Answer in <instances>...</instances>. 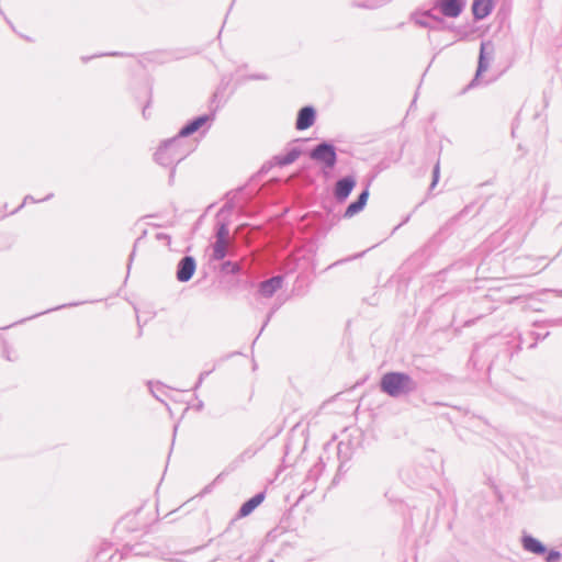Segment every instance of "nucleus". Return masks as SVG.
I'll list each match as a JSON object with an SVG mask.
<instances>
[{
    "label": "nucleus",
    "mask_w": 562,
    "mask_h": 562,
    "mask_svg": "<svg viewBox=\"0 0 562 562\" xmlns=\"http://www.w3.org/2000/svg\"><path fill=\"white\" fill-rule=\"evenodd\" d=\"M310 157L322 162L326 168L333 169L337 162V154L334 145L321 143L310 153Z\"/></svg>",
    "instance_id": "7ed1b4c3"
},
{
    "label": "nucleus",
    "mask_w": 562,
    "mask_h": 562,
    "mask_svg": "<svg viewBox=\"0 0 562 562\" xmlns=\"http://www.w3.org/2000/svg\"><path fill=\"white\" fill-rule=\"evenodd\" d=\"M561 558V553L557 550H551L546 557L547 562H558Z\"/></svg>",
    "instance_id": "aec40b11"
},
{
    "label": "nucleus",
    "mask_w": 562,
    "mask_h": 562,
    "mask_svg": "<svg viewBox=\"0 0 562 562\" xmlns=\"http://www.w3.org/2000/svg\"><path fill=\"white\" fill-rule=\"evenodd\" d=\"M412 20L422 27L438 29L443 23V20L434 15L430 11L416 12L412 15Z\"/></svg>",
    "instance_id": "423d86ee"
},
{
    "label": "nucleus",
    "mask_w": 562,
    "mask_h": 562,
    "mask_svg": "<svg viewBox=\"0 0 562 562\" xmlns=\"http://www.w3.org/2000/svg\"><path fill=\"white\" fill-rule=\"evenodd\" d=\"M209 374V372H202L199 376V380H198V383H196V386L201 385L204 378Z\"/></svg>",
    "instance_id": "b1692460"
},
{
    "label": "nucleus",
    "mask_w": 562,
    "mask_h": 562,
    "mask_svg": "<svg viewBox=\"0 0 562 562\" xmlns=\"http://www.w3.org/2000/svg\"><path fill=\"white\" fill-rule=\"evenodd\" d=\"M315 110L312 106H304L299 111L296 120V128L300 131L306 130L314 124Z\"/></svg>",
    "instance_id": "1a4fd4ad"
},
{
    "label": "nucleus",
    "mask_w": 562,
    "mask_h": 562,
    "mask_svg": "<svg viewBox=\"0 0 562 562\" xmlns=\"http://www.w3.org/2000/svg\"><path fill=\"white\" fill-rule=\"evenodd\" d=\"M229 234L228 226L226 223H221L216 231V240L226 241Z\"/></svg>",
    "instance_id": "6ab92c4d"
},
{
    "label": "nucleus",
    "mask_w": 562,
    "mask_h": 562,
    "mask_svg": "<svg viewBox=\"0 0 562 562\" xmlns=\"http://www.w3.org/2000/svg\"><path fill=\"white\" fill-rule=\"evenodd\" d=\"M381 4H382V1H368V2L361 3L359 5L363 7V8L373 9V8H376V7L381 5Z\"/></svg>",
    "instance_id": "5701e85b"
},
{
    "label": "nucleus",
    "mask_w": 562,
    "mask_h": 562,
    "mask_svg": "<svg viewBox=\"0 0 562 562\" xmlns=\"http://www.w3.org/2000/svg\"><path fill=\"white\" fill-rule=\"evenodd\" d=\"M437 7L440 9V12L448 18H457L463 10L461 0H440Z\"/></svg>",
    "instance_id": "6e6552de"
},
{
    "label": "nucleus",
    "mask_w": 562,
    "mask_h": 562,
    "mask_svg": "<svg viewBox=\"0 0 562 562\" xmlns=\"http://www.w3.org/2000/svg\"><path fill=\"white\" fill-rule=\"evenodd\" d=\"M561 323H562V319L553 321V324H555V325L561 324Z\"/></svg>",
    "instance_id": "bb28decb"
},
{
    "label": "nucleus",
    "mask_w": 562,
    "mask_h": 562,
    "mask_svg": "<svg viewBox=\"0 0 562 562\" xmlns=\"http://www.w3.org/2000/svg\"><path fill=\"white\" fill-rule=\"evenodd\" d=\"M283 283V278L281 276H276L260 283V293L265 297H271Z\"/></svg>",
    "instance_id": "9d476101"
},
{
    "label": "nucleus",
    "mask_w": 562,
    "mask_h": 562,
    "mask_svg": "<svg viewBox=\"0 0 562 562\" xmlns=\"http://www.w3.org/2000/svg\"><path fill=\"white\" fill-rule=\"evenodd\" d=\"M368 198H369V189L367 188L366 190H363L360 193V195L357 199V202L360 203L362 206H366Z\"/></svg>",
    "instance_id": "412c9836"
},
{
    "label": "nucleus",
    "mask_w": 562,
    "mask_h": 562,
    "mask_svg": "<svg viewBox=\"0 0 562 562\" xmlns=\"http://www.w3.org/2000/svg\"><path fill=\"white\" fill-rule=\"evenodd\" d=\"M522 547L526 551L536 554H543L547 551L546 547L538 539L531 536H525L522 538Z\"/></svg>",
    "instance_id": "4468645a"
},
{
    "label": "nucleus",
    "mask_w": 562,
    "mask_h": 562,
    "mask_svg": "<svg viewBox=\"0 0 562 562\" xmlns=\"http://www.w3.org/2000/svg\"><path fill=\"white\" fill-rule=\"evenodd\" d=\"M196 263L193 257H183L177 267V279L180 282H188L194 274Z\"/></svg>",
    "instance_id": "39448f33"
},
{
    "label": "nucleus",
    "mask_w": 562,
    "mask_h": 562,
    "mask_svg": "<svg viewBox=\"0 0 562 562\" xmlns=\"http://www.w3.org/2000/svg\"><path fill=\"white\" fill-rule=\"evenodd\" d=\"M226 256V241L215 240L213 245V259L222 260Z\"/></svg>",
    "instance_id": "dca6fc26"
},
{
    "label": "nucleus",
    "mask_w": 562,
    "mask_h": 562,
    "mask_svg": "<svg viewBox=\"0 0 562 562\" xmlns=\"http://www.w3.org/2000/svg\"><path fill=\"white\" fill-rule=\"evenodd\" d=\"M493 54H494V46H493L492 42H482L481 47H480L477 70L475 74V78L471 82L470 86H474L475 81L481 76V74H483L484 71H486L488 69L490 63L493 58Z\"/></svg>",
    "instance_id": "20e7f679"
},
{
    "label": "nucleus",
    "mask_w": 562,
    "mask_h": 562,
    "mask_svg": "<svg viewBox=\"0 0 562 562\" xmlns=\"http://www.w3.org/2000/svg\"><path fill=\"white\" fill-rule=\"evenodd\" d=\"M363 209H364V206H362L360 203L355 201L348 205V207L346 209V211L344 213V217L351 218L356 214L360 213Z\"/></svg>",
    "instance_id": "f3484780"
},
{
    "label": "nucleus",
    "mask_w": 562,
    "mask_h": 562,
    "mask_svg": "<svg viewBox=\"0 0 562 562\" xmlns=\"http://www.w3.org/2000/svg\"><path fill=\"white\" fill-rule=\"evenodd\" d=\"M188 154L187 148L182 146V140L179 137L166 140L156 151V161L165 167H173L186 158Z\"/></svg>",
    "instance_id": "f03ea898"
},
{
    "label": "nucleus",
    "mask_w": 562,
    "mask_h": 562,
    "mask_svg": "<svg viewBox=\"0 0 562 562\" xmlns=\"http://www.w3.org/2000/svg\"><path fill=\"white\" fill-rule=\"evenodd\" d=\"M53 196V194H48L47 196H45L43 200H48Z\"/></svg>",
    "instance_id": "cd10ccee"
},
{
    "label": "nucleus",
    "mask_w": 562,
    "mask_h": 562,
    "mask_svg": "<svg viewBox=\"0 0 562 562\" xmlns=\"http://www.w3.org/2000/svg\"><path fill=\"white\" fill-rule=\"evenodd\" d=\"M301 155L300 149L292 148L288 154L285 155H278L273 157V164L278 165L280 167H284L288 165L293 164Z\"/></svg>",
    "instance_id": "2eb2a0df"
},
{
    "label": "nucleus",
    "mask_w": 562,
    "mask_h": 562,
    "mask_svg": "<svg viewBox=\"0 0 562 562\" xmlns=\"http://www.w3.org/2000/svg\"><path fill=\"white\" fill-rule=\"evenodd\" d=\"M439 179V162L436 164L432 172V183L431 187H435Z\"/></svg>",
    "instance_id": "4be33fe9"
},
{
    "label": "nucleus",
    "mask_w": 562,
    "mask_h": 562,
    "mask_svg": "<svg viewBox=\"0 0 562 562\" xmlns=\"http://www.w3.org/2000/svg\"><path fill=\"white\" fill-rule=\"evenodd\" d=\"M356 186V179L352 176L341 178L335 187V198L339 202H344L351 193Z\"/></svg>",
    "instance_id": "0eeeda50"
},
{
    "label": "nucleus",
    "mask_w": 562,
    "mask_h": 562,
    "mask_svg": "<svg viewBox=\"0 0 562 562\" xmlns=\"http://www.w3.org/2000/svg\"><path fill=\"white\" fill-rule=\"evenodd\" d=\"M210 120L209 115H201L195 117L193 121L184 125L178 134V137L181 139L182 137L189 136L201 128L207 121Z\"/></svg>",
    "instance_id": "f8f14e48"
},
{
    "label": "nucleus",
    "mask_w": 562,
    "mask_h": 562,
    "mask_svg": "<svg viewBox=\"0 0 562 562\" xmlns=\"http://www.w3.org/2000/svg\"><path fill=\"white\" fill-rule=\"evenodd\" d=\"M222 271L226 272V273L235 274V273H238L240 271V266L237 262L225 261L222 265Z\"/></svg>",
    "instance_id": "a211bd4d"
},
{
    "label": "nucleus",
    "mask_w": 562,
    "mask_h": 562,
    "mask_svg": "<svg viewBox=\"0 0 562 562\" xmlns=\"http://www.w3.org/2000/svg\"><path fill=\"white\" fill-rule=\"evenodd\" d=\"M558 296H562V290H554L553 291Z\"/></svg>",
    "instance_id": "a878e982"
},
{
    "label": "nucleus",
    "mask_w": 562,
    "mask_h": 562,
    "mask_svg": "<svg viewBox=\"0 0 562 562\" xmlns=\"http://www.w3.org/2000/svg\"><path fill=\"white\" fill-rule=\"evenodd\" d=\"M381 391L391 397H401L417 390L416 381L405 372H386L380 381Z\"/></svg>",
    "instance_id": "f257e3e1"
},
{
    "label": "nucleus",
    "mask_w": 562,
    "mask_h": 562,
    "mask_svg": "<svg viewBox=\"0 0 562 562\" xmlns=\"http://www.w3.org/2000/svg\"><path fill=\"white\" fill-rule=\"evenodd\" d=\"M493 10V0H474L472 11L475 19L486 18Z\"/></svg>",
    "instance_id": "9b49d317"
},
{
    "label": "nucleus",
    "mask_w": 562,
    "mask_h": 562,
    "mask_svg": "<svg viewBox=\"0 0 562 562\" xmlns=\"http://www.w3.org/2000/svg\"><path fill=\"white\" fill-rule=\"evenodd\" d=\"M265 499V493H258L250 499L245 502L238 510L239 517H246L250 515Z\"/></svg>",
    "instance_id": "ddd939ff"
},
{
    "label": "nucleus",
    "mask_w": 562,
    "mask_h": 562,
    "mask_svg": "<svg viewBox=\"0 0 562 562\" xmlns=\"http://www.w3.org/2000/svg\"><path fill=\"white\" fill-rule=\"evenodd\" d=\"M29 200H31V201L35 202V200H34L32 196L27 195V196H25V199H24V203H25L26 201H29Z\"/></svg>",
    "instance_id": "393cba45"
}]
</instances>
